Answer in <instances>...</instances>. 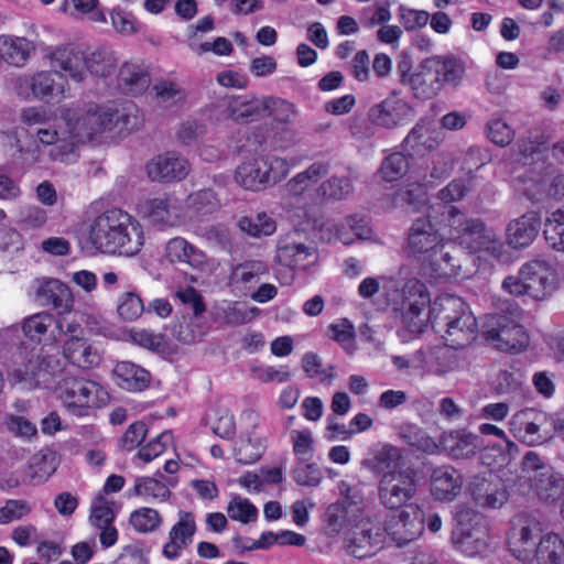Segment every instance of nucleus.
Instances as JSON below:
<instances>
[{
    "mask_svg": "<svg viewBox=\"0 0 564 564\" xmlns=\"http://www.w3.org/2000/svg\"><path fill=\"white\" fill-rule=\"evenodd\" d=\"M276 258L285 267L305 270L317 262L318 253L312 245L283 239L279 241Z\"/></svg>",
    "mask_w": 564,
    "mask_h": 564,
    "instance_id": "nucleus-22",
    "label": "nucleus"
},
{
    "mask_svg": "<svg viewBox=\"0 0 564 564\" xmlns=\"http://www.w3.org/2000/svg\"><path fill=\"white\" fill-rule=\"evenodd\" d=\"M113 113V122L112 129L118 128L119 131H132L140 123V118L138 116V109L135 105L131 101L126 102L121 109L111 108Z\"/></svg>",
    "mask_w": 564,
    "mask_h": 564,
    "instance_id": "nucleus-54",
    "label": "nucleus"
},
{
    "mask_svg": "<svg viewBox=\"0 0 564 564\" xmlns=\"http://www.w3.org/2000/svg\"><path fill=\"white\" fill-rule=\"evenodd\" d=\"M228 117L238 123L259 120L269 112L271 97L258 98L250 95L226 96L223 99Z\"/></svg>",
    "mask_w": 564,
    "mask_h": 564,
    "instance_id": "nucleus-15",
    "label": "nucleus"
},
{
    "mask_svg": "<svg viewBox=\"0 0 564 564\" xmlns=\"http://www.w3.org/2000/svg\"><path fill=\"white\" fill-rule=\"evenodd\" d=\"M115 67L113 53L106 48H98L85 55L84 69L93 75L106 77L115 70Z\"/></svg>",
    "mask_w": 564,
    "mask_h": 564,
    "instance_id": "nucleus-41",
    "label": "nucleus"
},
{
    "mask_svg": "<svg viewBox=\"0 0 564 564\" xmlns=\"http://www.w3.org/2000/svg\"><path fill=\"white\" fill-rule=\"evenodd\" d=\"M302 367L308 377L318 378L322 382H325L327 379L332 380L335 377L333 366H329L328 369L324 368L321 358L313 352H307L303 356Z\"/></svg>",
    "mask_w": 564,
    "mask_h": 564,
    "instance_id": "nucleus-61",
    "label": "nucleus"
},
{
    "mask_svg": "<svg viewBox=\"0 0 564 564\" xmlns=\"http://www.w3.org/2000/svg\"><path fill=\"white\" fill-rule=\"evenodd\" d=\"M463 267V252L452 243L442 242L423 262L425 273L435 279L456 278Z\"/></svg>",
    "mask_w": 564,
    "mask_h": 564,
    "instance_id": "nucleus-13",
    "label": "nucleus"
},
{
    "mask_svg": "<svg viewBox=\"0 0 564 564\" xmlns=\"http://www.w3.org/2000/svg\"><path fill=\"white\" fill-rule=\"evenodd\" d=\"M172 334L180 343L191 345L202 340L206 330L198 324L193 325L184 319L183 322L173 325Z\"/></svg>",
    "mask_w": 564,
    "mask_h": 564,
    "instance_id": "nucleus-60",
    "label": "nucleus"
},
{
    "mask_svg": "<svg viewBox=\"0 0 564 564\" xmlns=\"http://www.w3.org/2000/svg\"><path fill=\"white\" fill-rule=\"evenodd\" d=\"M521 469L524 477L532 482L539 477L544 476V474L549 473L553 467L540 454L529 451L522 458Z\"/></svg>",
    "mask_w": 564,
    "mask_h": 564,
    "instance_id": "nucleus-52",
    "label": "nucleus"
},
{
    "mask_svg": "<svg viewBox=\"0 0 564 564\" xmlns=\"http://www.w3.org/2000/svg\"><path fill=\"white\" fill-rule=\"evenodd\" d=\"M133 495L165 499L170 496L169 488L160 480L151 477L135 479Z\"/></svg>",
    "mask_w": 564,
    "mask_h": 564,
    "instance_id": "nucleus-57",
    "label": "nucleus"
},
{
    "mask_svg": "<svg viewBox=\"0 0 564 564\" xmlns=\"http://www.w3.org/2000/svg\"><path fill=\"white\" fill-rule=\"evenodd\" d=\"M54 323L55 317L52 314L46 312L36 313L23 319L22 332L25 337L40 343Z\"/></svg>",
    "mask_w": 564,
    "mask_h": 564,
    "instance_id": "nucleus-45",
    "label": "nucleus"
},
{
    "mask_svg": "<svg viewBox=\"0 0 564 564\" xmlns=\"http://www.w3.org/2000/svg\"><path fill=\"white\" fill-rule=\"evenodd\" d=\"M445 448L454 459H468L478 451V436L467 432H455L445 441Z\"/></svg>",
    "mask_w": 564,
    "mask_h": 564,
    "instance_id": "nucleus-38",
    "label": "nucleus"
},
{
    "mask_svg": "<svg viewBox=\"0 0 564 564\" xmlns=\"http://www.w3.org/2000/svg\"><path fill=\"white\" fill-rule=\"evenodd\" d=\"M534 558L539 564H564V542L554 533L540 539Z\"/></svg>",
    "mask_w": 564,
    "mask_h": 564,
    "instance_id": "nucleus-37",
    "label": "nucleus"
},
{
    "mask_svg": "<svg viewBox=\"0 0 564 564\" xmlns=\"http://www.w3.org/2000/svg\"><path fill=\"white\" fill-rule=\"evenodd\" d=\"M52 469L46 466V457L44 455H34L23 469V484L37 485L48 479Z\"/></svg>",
    "mask_w": 564,
    "mask_h": 564,
    "instance_id": "nucleus-53",
    "label": "nucleus"
},
{
    "mask_svg": "<svg viewBox=\"0 0 564 564\" xmlns=\"http://www.w3.org/2000/svg\"><path fill=\"white\" fill-rule=\"evenodd\" d=\"M442 242L443 238L432 224L430 216L413 221L408 238L412 253L430 256Z\"/></svg>",
    "mask_w": 564,
    "mask_h": 564,
    "instance_id": "nucleus-24",
    "label": "nucleus"
},
{
    "mask_svg": "<svg viewBox=\"0 0 564 564\" xmlns=\"http://www.w3.org/2000/svg\"><path fill=\"white\" fill-rule=\"evenodd\" d=\"M35 45L23 36L0 35V59L13 67H24L35 53Z\"/></svg>",
    "mask_w": 564,
    "mask_h": 564,
    "instance_id": "nucleus-27",
    "label": "nucleus"
},
{
    "mask_svg": "<svg viewBox=\"0 0 564 564\" xmlns=\"http://www.w3.org/2000/svg\"><path fill=\"white\" fill-rule=\"evenodd\" d=\"M62 354L69 364L82 369H91L102 360L98 348L85 337L67 338L63 344Z\"/></svg>",
    "mask_w": 564,
    "mask_h": 564,
    "instance_id": "nucleus-26",
    "label": "nucleus"
},
{
    "mask_svg": "<svg viewBox=\"0 0 564 564\" xmlns=\"http://www.w3.org/2000/svg\"><path fill=\"white\" fill-rule=\"evenodd\" d=\"M264 273H267V267L262 261H246L234 269L232 279L240 283H251Z\"/></svg>",
    "mask_w": 564,
    "mask_h": 564,
    "instance_id": "nucleus-59",
    "label": "nucleus"
},
{
    "mask_svg": "<svg viewBox=\"0 0 564 564\" xmlns=\"http://www.w3.org/2000/svg\"><path fill=\"white\" fill-rule=\"evenodd\" d=\"M352 192L354 185L349 177L332 176L318 186L317 196L324 200H344Z\"/></svg>",
    "mask_w": 564,
    "mask_h": 564,
    "instance_id": "nucleus-40",
    "label": "nucleus"
},
{
    "mask_svg": "<svg viewBox=\"0 0 564 564\" xmlns=\"http://www.w3.org/2000/svg\"><path fill=\"white\" fill-rule=\"evenodd\" d=\"M468 490L473 501L481 508L497 509L508 500L506 486L497 478L475 476Z\"/></svg>",
    "mask_w": 564,
    "mask_h": 564,
    "instance_id": "nucleus-18",
    "label": "nucleus"
},
{
    "mask_svg": "<svg viewBox=\"0 0 564 564\" xmlns=\"http://www.w3.org/2000/svg\"><path fill=\"white\" fill-rule=\"evenodd\" d=\"M238 227L251 237L270 236L275 231V221L267 214L261 213L254 217H241L238 220Z\"/></svg>",
    "mask_w": 564,
    "mask_h": 564,
    "instance_id": "nucleus-46",
    "label": "nucleus"
},
{
    "mask_svg": "<svg viewBox=\"0 0 564 564\" xmlns=\"http://www.w3.org/2000/svg\"><path fill=\"white\" fill-rule=\"evenodd\" d=\"M117 384L128 391H143L151 381L150 372L131 361H119L113 368Z\"/></svg>",
    "mask_w": 564,
    "mask_h": 564,
    "instance_id": "nucleus-30",
    "label": "nucleus"
},
{
    "mask_svg": "<svg viewBox=\"0 0 564 564\" xmlns=\"http://www.w3.org/2000/svg\"><path fill=\"white\" fill-rule=\"evenodd\" d=\"M19 329L14 326L0 329V354L11 384L24 390L47 388L61 370L56 356L29 351L24 344H18Z\"/></svg>",
    "mask_w": 564,
    "mask_h": 564,
    "instance_id": "nucleus-2",
    "label": "nucleus"
},
{
    "mask_svg": "<svg viewBox=\"0 0 564 564\" xmlns=\"http://www.w3.org/2000/svg\"><path fill=\"white\" fill-rule=\"evenodd\" d=\"M464 73L463 63L454 57H427L419 66V70L410 76L409 85L419 98L429 99L435 96L444 83H457Z\"/></svg>",
    "mask_w": 564,
    "mask_h": 564,
    "instance_id": "nucleus-6",
    "label": "nucleus"
},
{
    "mask_svg": "<svg viewBox=\"0 0 564 564\" xmlns=\"http://www.w3.org/2000/svg\"><path fill=\"white\" fill-rule=\"evenodd\" d=\"M523 279L527 281L529 296L543 300L549 296L557 285L555 270L543 260H532L523 264Z\"/></svg>",
    "mask_w": 564,
    "mask_h": 564,
    "instance_id": "nucleus-16",
    "label": "nucleus"
},
{
    "mask_svg": "<svg viewBox=\"0 0 564 564\" xmlns=\"http://www.w3.org/2000/svg\"><path fill=\"white\" fill-rule=\"evenodd\" d=\"M541 228V218L535 212H528L511 220L507 226V243L514 248H525L536 238Z\"/></svg>",
    "mask_w": 564,
    "mask_h": 564,
    "instance_id": "nucleus-25",
    "label": "nucleus"
},
{
    "mask_svg": "<svg viewBox=\"0 0 564 564\" xmlns=\"http://www.w3.org/2000/svg\"><path fill=\"white\" fill-rule=\"evenodd\" d=\"M129 521L135 531L149 533L160 528L162 518L160 513L152 508H140L130 514Z\"/></svg>",
    "mask_w": 564,
    "mask_h": 564,
    "instance_id": "nucleus-49",
    "label": "nucleus"
},
{
    "mask_svg": "<svg viewBox=\"0 0 564 564\" xmlns=\"http://www.w3.org/2000/svg\"><path fill=\"white\" fill-rule=\"evenodd\" d=\"M415 470L398 448L390 447V539L401 547L424 530L423 511L409 502L415 492Z\"/></svg>",
    "mask_w": 564,
    "mask_h": 564,
    "instance_id": "nucleus-1",
    "label": "nucleus"
},
{
    "mask_svg": "<svg viewBox=\"0 0 564 564\" xmlns=\"http://www.w3.org/2000/svg\"><path fill=\"white\" fill-rule=\"evenodd\" d=\"M463 476L453 466L434 468L430 477V491L434 499L443 502L454 501L462 492Z\"/></svg>",
    "mask_w": 564,
    "mask_h": 564,
    "instance_id": "nucleus-20",
    "label": "nucleus"
},
{
    "mask_svg": "<svg viewBox=\"0 0 564 564\" xmlns=\"http://www.w3.org/2000/svg\"><path fill=\"white\" fill-rule=\"evenodd\" d=\"M188 172V161L174 152L158 155L147 164V173L152 181H181L187 176Z\"/></svg>",
    "mask_w": 564,
    "mask_h": 564,
    "instance_id": "nucleus-21",
    "label": "nucleus"
},
{
    "mask_svg": "<svg viewBox=\"0 0 564 564\" xmlns=\"http://www.w3.org/2000/svg\"><path fill=\"white\" fill-rule=\"evenodd\" d=\"M326 527L329 533H339L347 525V508L343 502L330 505L325 512Z\"/></svg>",
    "mask_w": 564,
    "mask_h": 564,
    "instance_id": "nucleus-64",
    "label": "nucleus"
},
{
    "mask_svg": "<svg viewBox=\"0 0 564 564\" xmlns=\"http://www.w3.org/2000/svg\"><path fill=\"white\" fill-rule=\"evenodd\" d=\"M328 162H314L305 171L297 173L285 185L292 196H300L329 172Z\"/></svg>",
    "mask_w": 564,
    "mask_h": 564,
    "instance_id": "nucleus-34",
    "label": "nucleus"
},
{
    "mask_svg": "<svg viewBox=\"0 0 564 564\" xmlns=\"http://www.w3.org/2000/svg\"><path fill=\"white\" fill-rule=\"evenodd\" d=\"M402 319L406 329L415 335L432 325V305L430 293L424 283L416 279L409 280L400 292Z\"/></svg>",
    "mask_w": 564,
    "mask_h": 564,
    "instance_id": "nucleus-9",
    "label": "nucleus"
},
{
    "mask_svg": "<svg viewBox=\"0 0 564 564\" xmlns=\"http://www.w3.org/2000/svg\"><path fill=\"white\" fill-rule=\"evenodd\" d=\"M130 337L132 343H134L135 345L152 351H164L166 348L164 336L162 334H155L148 329L131 332Z\"/></svg>",
    "mask_w": 564,
    "mask_h": 564,
    "instance_id": "nucleus-63",
    "label": "nucleus"
},
{
    "mask_svg": "<svg viewBox=\"0 0 564 564\" xmlns=\"http://www.w3.org/2000/svg\"><path fill=\"white\" fill-rule=\"evenodd\" d=\"M383 545L384 535L379 530L361 529L347 539L346 549L356 558H365L375 555Z\"/></svg>",
    "mask_w": 564,
    "mask_h": 564,
    "instance_id": "nucleus-31",
    "label": "nucleus"
},
{
    "mask_svg": "<svg viewBox=\"0 0 564 564\" xmlns=\"http://www.w3.org/2000/svg\"><path fill=\"white\" fill-rule=\"evenodd\" d=\"M547 245L557 251H564V207L551 213L544 228Z\"/></svg>",
    "mask_w": 564,
    "mask_h": 564,
    "instance_id": "nucleus-44",
    "label": "nucleus"
},
{
    "mask_svg": "<svg viewBox=\"0 0 564 564\" xmlns=\"http://www.w3.org/2000/svg\"><path fill=\"white\" fill-rule=\"evenodd\" d=\"M447 215L449 235L459 246L469 252H485L497 260L503 258V243L496 231L487 227L481 219L468 218L455 206L448 207Z\"/></svg>",
    "mask_w": 564,
    "mask_h": 564,
    "instance_id": "nucleus-5",
    "label": "nucleus"
},
{
    "mask_svg": "<svg viewBox=\"0 0 564 564\" xmlns=\"http://www.w3.org/2000/svg\"><path fill=\"white\" fill-rule=\"evenodd\" d=\"M264 444L261 440L248 437L247 440L240 441L235 447L236 460L243 465H250L258 462L263 452Z\"/></svg>",
    "mask_w": 564,
    "mask_h": 564,
    "instance_id": "nucleus-50",
    "label": "nucleus"
},
{
    "mask_svg": "<svg viewBox=\"0 0 564 564\" xmlns=\"http://www.w3.org/2000/svg\"><path fill=\"white\" fill-rule=\"evenodd\" d=\"M67 82L57 77L54 70H39L17 79V94L25 99H59L64 97Z\"/></svg>",
    "mask_w": 564,
    "mask_h": 564,
    "instance_id": "nucleus-12",
    "label": "nucleus"
},
{
    "mask_svg": "<svg viewBox=\"0 0 564 564\" xmlns=\"http://www.w3.org/2000/svg\"><path fill=\"white\" fill-rule=\"evenodd\" d=\"M362 467L373 477L380 479L379 495L384 503L386 487L384 479L388 476V445H383L380 449L370 452L361 462Z\"/></svg>",
    "mask_w": 564,
    "mask_h": 564,
    "instance_id": "nucleus-39",
    "label": "nucleus"
},
{
    "mask_svg": "<svg viewBox=\"0 0 564 564\" xmlns=\"http://www.w3.org/2000/svg\"><path fill=\"white\" fill-rule=\"evenodd\" d=\"M443 141L442 133L433 128V120L422 119L409 132L404 142L412 150L421 149L432 151L436 149Z\"/></svg>",
    "mask_w": 564,
    "mask_h": 564,
    "instance_id": "nucleus-32",
    "label": "nucleus"
},
{
    "mask_svg": "<svg viewBox=\"0 0 564 564\" xmlns=\"http://www.w3.org/2000/svg\"><path fill=\"white\" fill-rule=\"evenodd\" d=\"M288 172L286 160L276 156H261L238 165L235 181L245 189L262 191L280 182Z\"/></svg>",
    "mask_w": 564,
    "mask_h": 564,
    "instance_id": "nucleus-7",
    "label": "nucleus"
},
{
    "mask_svg": "<svg viewBox=\"0 0 564 564\" xmlns=\"http://www.w3.org/2000/svg\"><path fill=\"white\" fill-rule=\"evenodd\" d=\"M400 438H402L411 447L434 454L437 452V444L427 435H425L416 425H404L400 427Z\"/></svg>",
    "mask_w": 564,
    "mask_h": 564,
    "instance_id": "nucleus-47",
    "label": "nucleus"
},
{
    "mask_svg": "<svg viewBox=\"0 0 564 564\" xmlns=\"http://www.w3.org/2000/svg\"><path fill=\"white\" fill-rule=\"evenodd\" d=\"M152 89L156 104L165 109L181 105L186 98L184 89L171 80H160L154 84Z\"/></svg>",
    "mask_w": 564,
    "mask_h": 564,
    "instance_id": "nucleus-42",
    "label": "nucleus"
},
{
    "mask_svg": "<svg viewBox=\"0 0 564 564\" xmlns=\"http://www.w3.org/2000/svg\"><path fill=\"white\" fill-rule=\"evenodd\" d=\"M45 305H51L59 314L69 313L74 306V296L69 288L57 279L44 280L36 292Z\"/></svg>",
    "mask_w": 564,
    "mask_h": 564,
    "instance_id": "nucleus-28",
    "label": "nucleus"
},
{
    "mask_svg": "<svg viewBox=\"0 0 564 564\" xmlns=\"http://www.w3.org/2000/svg\"><path fill=\"white\" fill-rule=\"evenodd\" d=\"M509 549L511 553L522 562H529L534 558L535 538L532 529L529 525H524L519 530H513L509 538Z\"/></svg>",
    "mask_w": 564,
    "mask_h": 564,
    "instance_id": "nucleus-36",
    "label": "nucleus"
},
{
    "mask_svg": "<svg viewBox=\"0 0 564 564\" xmlns=\"http://www.w3.org/2000/svg\"><path fill=\"white\" fill-rule=\"evenodd\" d=\"M116 513L112 510L110 502L104 497L98 495L90 507V523L100 531V544L108 549L117 543L118 530L113 525Z\"/></svg>",
    "mask_w": 564,
    "mask_h": 564,
    "instance_id": "nucleus-23",
    "label": "nucleus"
},
{
    "mask_svg": "<svg viewBox=\"0 0 564 564\" xmlns=\"http://www.w3.org/2000/svg\"><path fill=\"white\" fill-rule=\"evenodd\" d=\"M546 413L527 408L517 412L510 420V432L520 442L535 446L545 441V437L540 433L541 427L546 423Z\"/></svg>",
    "mask_w": 564,
    "mask_h": 564,
    "instance_id": "nucleus-14",
    "label": "nucleus"
},
{
    "mask_svg": "<svg viewBox=\"0 0 564 564\" xmlns=\"http://www.w3.org/2000/svg\"><path fill=\"white\" fill-rule=\"evenodd\" d=\"M332 332V338L339 343L343 348L348 352L352 354L355 350V327L350 321L343 318L337 323L329 325Z\"/></svg>",
    "mask_w": 564,
    "mask_h": 564,
    "instance_id": "nucleus-58",
    "label": "nucleus"
},
{
    "mask_svg": "<svg viewBox=\"0 0 564 564\" xmlns=\"http://www.w3.org/2000/svg\"><path fill=\"white\" fill-rule=\"evenodd\" d=\"M58 398L72 414L83 416L87 414L88 409L106 405L109 395L95 381L66 378L58 387Z\"/></svg>",
    "mask_w": 564,
    "mask_h": 564,
    "instance_id": "nucleus-8",
    "label": "nucleus"
},
{
    "mask_svg": "<svg viewBox=\"0 0 564 564\" xmlns=\"http://www.w3.org/2000/svg\"><path fill=\"white\" fill-rule=\"evenodd\" d=\"M150 75L142 64L124 63L119 72V86L126 94L139 95L148 89Z\"/></svg>",
    "mask_w": 564,
    "mask_h": 564,
    "instance_id": "nucleus-33",
    "label": "nucleus"
},
{
    "mask_svg": "<svg viewBox=\"0 0 564 564\" xmlns=\"http://www.w3.org/2000/svg\"><path fill=\"white\" fill-rule=\"evenodd\" d=\"M484 336L492 347L502 351L519 352L529 344L523 326L505 315L489 317Z\"/></svg>",
    "mask_w": 564,
    "mask_h": 564,
    "instance_id": "nucleus-10",
    "label": "nucleus"
},
{
    "mask_svg": "<svg viewBox=\"0 0 564 564\" xmlns=\"http://www.w3.org/2000/svg\"><path fill=\"white\" fill-rule=\"evenodd\" d=\"M294 481L300 486L317 487L322 481V473L315 464L300 463L292 470Z\"/></svg>",
    "mask_w": 564,
    "mask_h": 564,
    "instance_id": "nucleus-62",
    "label": "nucleus"
},
{
    "mask_svg": "<svg viewBox=\"0 0 564 564\" xmlns=\"http://www.w3.org/2000/svg\"><path fill=\"white\" fill-rule=\"evenodd\" d=\"M219 199L216 193L210 189H200L188 195L186 206L196 215H206L219 207Z\"/></svg>",
    "mask_w": 564,
    "mask_h": 564,
    "instance_id": "nucleus-48",
    "label": "nucleus"
},
{
    "mask_svg": "<svg viewBox=\"0 0 564 564\" xmlns=\"http://www.w3.org/2000/svg\"><path fill=\"white\" fill-rule=\"evenodd\" d=\"M65 119L72 139L77 142L91 140L94 135L112 129L113 113L108 106H89L83 113L75 116L68 111Z\"/></svg>",
    "mask_w": 564,
    "mask_h": 564,
    "instance_id": "nucleus-11",
    "label": "nucleus"
},
{
    "mask_svg": "<svg viewBox=\"0 0 564 564\" xmlns=\"http://www.w3.org/2000/svg\"><path fill=\"white\" fill-rule=\"evenodd\" d=\"M32 511V506L22 499H9L3 507H0V525L13 521H20Z\"/></svg>",
    "mask_w": 564,
    "mask_h": 564,
    "instance_id": "nucleus-56",
    "label": "nucleus"
},
{
    "mask_svg": "<svg viewBox=\"0 0 564 564\" xmlns=\"http://www.w3.org/2000/svg\"><path fill=\"white\" fill-rule=\"evenodd\" d=\"M51 67L61 79L67 78L74 82L85 79V54L70 45H61L55 47L47 55Z\"/></svg>",
    "mask_w": 564,
    "mask_h": 564,
    "instance_id": "nucleus-17",
    "label": "nucleus"
},
{
    "mask_svg": "<svg viewBox=\"0 0 564 564\" xmlns=\"http://www.w3.org/2000/svg\"><path fill=\"white\" fill-rule=\"evenodd\" d=\"M144 311L141 297L134 292H124L118 299L117 312L128 322L135 321Z\"/></svg>",
    "mask_w": 564,
    "mask_h": 564,
    "instance_id": "nucleus-51",
    "label": "nucleus"
},
{
    "mask_svg": "<svg viewBox=\"0 0 564 564\" xmlns=\"http://www.w3.org/2000/svg\"><path fill=\"white\" fill-rule=\"evenodd\" d=\"M532 487L541 500L552 503L564 496V477L553 468L532 481Z\"/></svg>",
    "mask_w": 564,
    "mask_h": 564,
    "instance_id": "nucleus-35",
    "label": "nucleus"
},
{
    "mask_svg": "<svg viewBox=\"0 0 564 564\" xmlns=\"http://www.w3.org/2000/svg\"><path fill=\"white\" fill-rule=\"evenodd\" d=\"M178 520L169 532V541L163 545V555L169 560L181 556L184 549H187L196 532L195 516L189 511H178Z\"/></svg>",
    "mask_w": 564,
    "mask_h": 564,
    "instance_id": "nucleus-19",
    "label": "nucleus"
},
{
    "mask_svg": "<svg viewBox=\"0 0 564 564\" xmlns=\"http://www.w3.org/2000/svg\"><path fill=\"white\" fill-rule=\"evenodd\" d=\"M88 242L102 253L132 257L144 243L140 224L127 212L112 208L98 215L90 224Z\"/></svg>",
    "mask_w": 564,
    "mask_h": 564,
    "instance_id": "nucleus-3",
    "label": "nucleus"
},
{
    "mask_svg": "<svg viewBox=\"0 0 564 564\" xmlns=\"http://www.w3.org/2000/svg\"><path fill=\"white\" fill-rule=\"evenodd\" d=\"M227 513L232 520L242 523L256 521L258 517L257 508L246 498L234 496L227 507Z\"/></svg>",
    "mask_w": 564,
    "mask_h": 564,
    "instance_id": "nucleus-55",
    "label": "nucleus"
},
{
    "mask_svg": "<svg viewBox=\"0 0 564 564\" xmlns=\"http://www.w3.org/2000/svg\"><path fill=\"white\" fill-rule=\"evenodd\" d=\"M143 208L153 224L174 226L181 218L180 204L176 198L170 196L148 199Z\"/></svg>",
    "mask_w": 564,
    "mask_h": 564,
    "instance_id": "nucleus-29",
    "label": "nucleus"
},
{
    "mask_svg": "<svg viewBox=\"0 0 564 564\" xmlns=\"http://www.w3.org/2000/svg\"><path fill=\"white\" fill-rule=\"evenodd\" d=\"M432 328L442 333L447 347L460 349L476 338L477 321L459 296H438L432 304Z\"/></svg>",
    "mask_w": 564,
    "mask_h": 564,
    "instance_id": "nucleus-4",
    "label": "nucleus"
},
{
    "mask_svg": "<svg viewBox=\"0 0 564 564\" xmlns=\"http://www.w3.org/2000/svg\"><path fill=\"white\" fill-rule=\"evenodd\" d=\"M457 547L467 556H476L486 551L488 535L484 528L464 531L456 542Z\"/></svg>",
    "mask_w": 564,
    "mask_h": 564,
    "instance_id": "nucleus-43",
    "label": "nucleus"
}]
</instances>
